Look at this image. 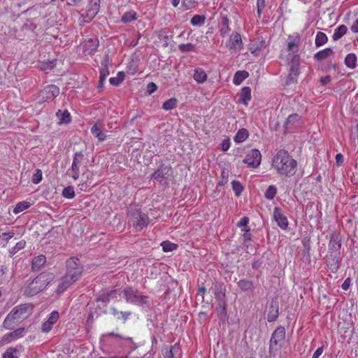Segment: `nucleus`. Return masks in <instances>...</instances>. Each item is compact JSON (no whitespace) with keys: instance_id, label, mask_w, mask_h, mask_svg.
Wrapping results in <instances>:
<instances>
[{"instance_id":"obj_12","label":"nucleus","mask_w":358,"mask_h":358,"mask_svg":"<svg viewBox=\"0 0 358 358\" xmlns=\"http://www.w3.org/2000/svg\"><path fill=\"white\" fill-rule=\"evenodd\" d=\"M59 94V88L55 85H50L45 87L41 92V96L43 101L52 100Z\"/></svg>"},{"instance_id":"obj_33","label":"nucleus","mask_w":358,"mask_h":358,"mask_svg":"<svg viewBox=\"0 0 358 358\" xmlns=\"http://www.w3.org/2000/svg\"><path fill=\"white\" fill-rule=\"evenodd\" d=\"M348 28L345 25L341 24L338 26L337 28L335 29L334 34H333V39L334 41H337L340 39L341 37H343L347 32Z\"/></svg>"},{"instance_id":"obj_44","label":"nucleus","mask_w":358,"mask_h":358,"mask_svg":"<svg viewBox=\"0 0 358 358\" xmlns=\"http://www.w3.org/2000/svg\"><path fill=\"white\" fill-rule=\"evenodd\" d=\"M26 246V241L24 240H22L19 242H17L14 247H13L10 250L9 253L10 257L13 256L15 254H16L18 251L24 249Z\"/></svg>"},{"instance_id":"obj_22","label":"nucleus","mask_w":358,"mask_h":358,"mask_svg":"<svg viewBox=\"0 0 358 358\" xmlns=\"http://www.w3.org/2000/svg\"><path fill=\"white\" fill-rule=\"evenodd\" d=\"M100 0H90L87 16L94 17L99 10Z\"/></svg>"},{"instance_id":"obj_37","label":"nucleus","mask_w":358,"mask_h":358,"mask_svg":"<svg viewBox=\"0 0 358 358\" xmlns=\"http://www.w3.org/2000/svg\"><path fill=\"white\" fill-rule=\"evenodd\" d=\"M238 286L243 291H249L254 288L253 282L248 280H241L238 282Z\"/></svg>"},{"instance_id":"obj_55","label":"nucleus","mask_w":358,"mask_h":358,"mask_svg":"<svg viewBox=\"0 0 358 358\" xmlns=\"http://www.w3.org/2000/svg\"><path fill=\"white\" fill-rule=\"evenodd\" d=\"M257 13H258L259 15H260L262 9L265 6V5H264V0H257Z\"/></svg>"},{"instance_id":"obj_14","label":"nucleus","mask_w":358,"mask_h":358,"mask_svg":"<svg viewBox=\"0 0 358 358\" xmlns=\"http://www.w3.org/2000/svg\"><path fill=\"white\" fill-rule=\"evenodd\" d=\"M83 160V155L81 152H76L74 155L73 162L71 168V171L72 172L71 177L74 180H77L79 178L80 173L79 169L80 166Z\"/></svg>"},{"instance_id":"obj_60","label":"nucleus","mask_w":358,"mask_h":358,"mask_svg":"<svg viewBox=\"0 0 358 358\" xmlns=\"http://www.w3.org/2000/svg\"><path fill=\"white\" fill-rule=\"evenodd\" d=\"M350 30L353 33H358V17L353 22L350 27Z\"/></svg>"},{"instance_id":"obj_29","label":"nucleus","mask_w":358,"mask_h":358,"mask_svg":"<svg viewBox=\"0 0 358 358\" xmlns=\"http://www.w3.org/2000/svg\"><path fill=\"white\" fill-rule=\"evenodd\" d=\"M248 76L249 73L245 71H238L234 76L233 83L235 85H240L241 83L248 77Z\"/></svg>"},{"instance_id":"obj_41","label":"nucleus","mask_w":358,"mask_h":358,"mask_svg":"<svg viewBox=\"0 0 358 358\" xmlns=\"http://www.w3.org/2000/svg\"><path fill=\"white\" fill-rule=\"evenodd\" d=\"M264 48V42L260 41L259 44H255L254 43L250 45L249 50L254 55H258L259 52Z\"/></svg>"},{"instance_id":"obj_11","label":"nucleus","mask_w":358,"mask_h":358,"mask_svg":"<svg viewBox=\"0 0 358 358\" xmlns=\"http://www.w3.org/2000/svg\"><path fill=\"white\" fill-rule=\"evenodd\" d=\"M24 328H19L10 333L3 335L0 340V346L12 343L22 338L24 335Z\"/></svg>"},{"instance_id":"obj_61","label":"nucleus","mask_w":358,"mask_h":358,"mask_svg":"<svg viewBox=\"0 0 358 358\" xmlns=\"http://www.w3.org/2000/svg\"><path fill=\"white\" fill-rule=\"evenodd\" d=\"M14 235L15 233L13 231L5 232L2 234L6 241H8L10 239H11Z\"/></svg>"},{"instance_id":"obj_21","label":"nucleus","mask_w":358,"mask_h":358,"mask_svg":"<svg viewBox=\"0 0 358 358\" xmlns=\"http://www.w3.org/2000/svg\"><path fill=\"white\" fill-rule=\"evenodd\" d=\"M251 99V89L249 87H244L241 89L239 94L238 102L248 106Z\"/></svg>"},{"instance_id":"obj_6","label":"nucleus","mask_w":358,"mask_h":358,"mask_svg":"<svg viewBox=\"0 0 358 358\" xmlns=\"http://www.w3.org/2000/svg\"><path fill=\"white\" fill-rule=\"evenodd\" d=\"M127 217L128 224L132 226L136 231L142 230L150 222L148 216L136 208L129 210L127 213Z\"/></svg>"},{"instance_id":"obj_2","label":"nucleus","mask_w":358,"mask_h":358,"mask_svg":"<svg viewBox=\"0 0 358 358\" xmlns=\"http://www.w3.org/2000/svg\"><path fill=\"white\" fill-rule=\"evenodd\" d=\"M67 271L66 275L60 279L57 292L63 293L73 283L78 280L83 272L80 260L76 257H71L66 262Z\"/></svg>"},{"instance_id":"obj_43","label":"nucleus","mask_w":358,"mask_h":358,"mask_svg":"<svg viewBox=\"0 0 358 358\" xmlns=\"http://www.w3.org/2000/svg\"><path fill=\"white\" fill-rule=\"evenodd\" d=\"M30 207V203L27 201H21L19 202L16 206L14 208L13 212L14 214H18L23 210L29 208Z\"/></svg>"},{"instance_id":"obj_19","label":"nucleus","mask_w":358,"mask_h":358,"mask_svg":"<svg viewBox=\"0 0 358 358\" xmlns=\"http://www.w3.org/2000/svg\"><path fill=\"white\" fill-rule=\"evenodd\" d=\"M300 36L296 34V36H289V41L287 43V50L292 54L297 55L299 51V46L300 45Z\"/></svg>"},{"instance_id":"obj_64","label":"nucleus","mask_w":358,"mask_h":358,"mask_svg":"<svg viewBox=\"0 0 358 358\" xmlns=\"http://www.w3.org/2000/svg\"><path fill=\"white\" fill-rule=\"evenodd\" d=\"M322 352H323V348L322 347L318 348L314 352L312 358H319V357L322 354Z\"/></svg>"},{"instance_id":"obj_50","label":"nucleus","mask_w":358,"mask_h":358,"mask_svg":"<svg viewBox=\"0 0 358 358\" xmlns=\"http://www.w3.org/2000/svg\"><path fill=\"white\" fill-rule=\"evenodd\" d=\"M249 219L247 217H242L240 221L237 223V226L242 229H249L250 227L248 226Z\"/></svg>"},{"instance_id":"obj_39","label":"nucleus","mask_w":358,"mask_h":358,"mask_svg":"<svg viewBox=\"0 0 358 358\" xmlns=\"http://www.w3.org/2000/svg\"><path fill=\"white\" fill-rule=\"evenodd\" d=\"M124 73L123 71H119L115 77L109 79V82L112 85L117 86L124 80Z\"/></svg>"},{"instance_id":"obj_17","label":"nucleus","mask_w":358,"mask_h":358,"mask_svg":"<svg viewBox=\"0 0 358 358\" xmlns=\"http://www.w3.org/2000/svg\"><path fill=\"white\" fill-rule=\"evenodd\" d=\"M59 316V313L57 311H52L48 320L43 323L42 331L45 333L49 332L52 329L53 325L58 320Z\"/></svg>"},{"instance_id":"obj_49","label":"nucleus","mask_w":358,"mask_h":358,"mask_svg":"<svg viewBox=\"0 0 358 358\" xmlns=\"http://www.w3.org/2000/svg\"><path fill=\"white\" fill-rule=\"evenodd\" d=\"M62 195L66 199H73L75 196V192L73 187H65L62 192Z\"/></svg>"},{"instance_id":"obj_36","label":"nucleus","mask_w":358,"mask_h":358,"mask_svg":"<svg viewBox=\"0 0 358 358\" xmlns=\"http://www.w3.org/2000/svg\"><path fill=\"white\" fill-rule=\"evenodd\" d=\"M327 41L328 38L324 33L321 31L317 33L315 41V45L317 47H320L324 45L327 42Z\"/></svg>"},{"instance_id":"obj_42","label":"nucleus","mask_w":358,"mask_h":358,"mask_svg":"<svg viewBox=\"0 0 358 358\" xmlns=\"http://www.w3.org/2000/svg\"><path fill=\"white\" fill-rule=\"evenodd\" d=\"M231 187L234 192L235 195L238 197L241 195L243 190L242 184L238 180H233L231 182Z\"/></svg>"},{"instance_id":"obj_45","label":"nucleus","mask_w":358,"mask_h":358,"mask_svg":"<svg viewBox=\"0 0 358 358\" xmlns=\"http://www.w3.org/2000/svg\"><path fill=\"white\" fill-rule=\"evenodd\" d=\"M277 194V188L275 185H269L266 190L264 194L265 197L268 200H272L274 199L275 196Z\"/></svg>"},{"instance_id":"obj_15","label":"nucleus","mask_w":358,"mask_h":358,"mask_svg":"<svg viewBox=\"0 0 358 358\" xmlns=\"http://www.w3.org/2000/svg\"><path fill=\"white\" fill-rule=\"evenodd\" d=\"M92 134L98 138L99 142L106 139V134L104 132V125L101 122H96L90 129Z\"/></svg>"},{"instance_id":"obj_25","label":"nucleus","mask_w":358,"mask_h":358,"mask_svg":"<svg viewBox=\"0 0 358 358\" xmlns=\"http://www.w3.org/2000/svg\"><path fill=\"white\" fill-rule=\"evenodd\" d=\"M46 262V257L40 255L35 257L32 260L31 268L34 271L39 270Z\"/></svg>"},{"instance_id":"obj_5","label":"nucleus","mask_w":358,"mask_h":358,"mask_svg":"<svg viewBox=\"0 0 358 358\" xmlns=\"http://www.w3.org/2000/svg\"><path fill=\"white\" fill-rule=\"evenodd\" d=\"M123 296L128 303L141 308L149 306L148 296L143 295L141 292L131 287H127L123 289Z\"/></svg>"},{"instance_id":"obj_31","label":"nucleus","mask_w":358,"mask_h":358,"mask_svg":"<svg viewBox=\"0 0 358 358\" xmlns=\"http://www.w3.org/2000/svg\"><path fill=\"white\" fill-rule=\"evenodd\" d=\"M22 347L8 348L3 354V358H19V351Z\"/></svg>"},{"instance_id":"obj_48","label":"nucleus","mask_w":358,"mask_h":358,"mask_svg":"<svg viewBox=\"0 0 358 358\" xmlns=\"http://www.w3.org/2000/svg\"><path fill=\"white\" fill-rule=\"evenodd\" d=\"M178 49L182 52L195 51V47L192 43L180 44L178 45Z\"/></svg>"},{"instance_id":"obj_46","label":"nucleus","mask_w":358,"mask_h":358,"mask_svg":"<svg viewBox=\"0 0 358 358\" xmlns=\"http://www.w3.org/2000/svg\"><path fill=\"white\" fill-rule=\"evenodd\" d=\"M177 100L175 98H171L166 101L163 105L162 108L165 110H170L176 107Z\"/></svg>"},{"instance_id":"obj_56","label":"nucleus","mask_w":358,"mask_h":358,"mask_svg":"<svg viewBox=\"0 0 358 358\" xmlns=\"http://www.w3.org/2000/svg\"><path fill=\"white\" fill-rule=\"evenodd\" d=\"M120 319H122L124 322H126L128 320L129 317L131 315V313L129 311H120Z\"/></svg>"},{"instance_id":"obj_28","label":"nucleus","mask_w":358,"mask_h":358,"mask_svg":"<svg viewBox=\"0 0 358 358\" xmlns=\"http://www.w3.org/2000/svg\"><path fill=\"white\" fill-rule=\"evenodd\" d=\"M177 355H180V347L178 345H174L171 348L167 349L164 354V358H176Z\"/></svg>"},{"instance_id":"obj_20","label":"nucleus","mask_w":358,"mask_h":358,"mask_svg":"<svg viewBox=\"0 0 358 358\" xmlns=\"http://www.w3.org/2000/svg\"><path fill=\"white\" fill-rule=\"evenodd\" d=\"M169 167L161 166L156 171L152 173V178L161 182L162 179L166 178V176L169 175Z\"/></svg>"},{"instance_id":"obj_13","label":"nucleus","mask_w":358,"mask_h":358,"mask_svg":"<svg viewBox=\"0 0 358 358\" xmlns=\"http://www.w3.org/2000/svg\"><path fill=\"white\" fill-rule=\"evenodd\" d=\"M292 60L290 62V71L288 76L287 85L291 83L296 79V77L299 74V56L298 55H292Z\"/></svg>"},{"instance_id":"obj_58","label":"nucleus","mask_w":358,"mask_h":358,"mask_svg":"<svg viewBox=\"0 0 358 358\" xmlns=\"http://www.w3.org/2000/svg\"><path fill=\"white\" fill-rule=\"evenodd\" d=\"M242 231H244L243 234V238L244 241H250L251 239V234L250 233V229H242Z\"/></svg>"},{"instance_id":"obj_24","label":"nucleus","mask_w":358,"mask_h":358,"mask_svg":"<svg viewBox=\"0 0 358 358\" xmlns=\"http://www.w3.org/2000/svg\"><path fill=\"white\" fill-rule=\"evenodd\" d=\"M121 294H123V289H114L110 291L107 296H102L100 298V300L103 302H108L113 299H117L118 296H120Z\"/></svg>"},{"instance_id":"obj_47","label":"nucleus","mask_w":358,"mask_h":358,"mask_svg":"<svg viewBox=\"0 0 358 358\" xmlns=\"http://www.w3.org/2000/svg\"><path fill=\"white\" fill-rule=\"evenodd\" d=\"M161 245L162 246L163 251L166 252L173 251L178 247L176 244L170 241H163Z\"/></svg>"},{"instance_id":"obj_53","label":"nucleus","mask_w":358,"mask_h":358,"mask_svg":"<svg viewBox=\"0 0 358 358\" xmlns=\"http://www.w3.org/2000/svg\"><path fill=\"white\" fill-rule=\"evenodd\" d=\"M222 180L220 181V185H224L228 182L229 171L227 170H223L221 173Z\"/></svg>"},{"instance_id":"obj_30","label":"nucleus","mask_w":358,"mask_h":358,"mask_svg":"<svg viewBox=\"0 0 358 358\" xmlns=\"http://www.w3.org/2000/svg\"><path fill=\"white\" fill-rule=\"evenodd\" d=\"M57 117H58L59 122V124H67L71 122V115L68 110H59L57 112Z\"/></svg>"},{"instance_id":"obj_35","label":"nucleus","mask_w":358,"mask_h":358,"mask_svg":"<svg viewBox=\"0 0 358 358\" xmlns=\"http://www.w3.org/2000/svg\"><path fill=\"white\" fill-rule=\"evenodd\" d=\"M329 246L331 250L338 251L341 247V241L340 238L337 236H332L330 239Z\"/></svg>"},{"instance_id":"obj_54","label":"nucleus","mask_w":358,"mask_h":358,"mask_svg":"<svg viewBox=\"0 0 358 358\" xmlns=\"http://www.w3.org/2000/svg\"><path fill=\"white\" fill-rule=\"evenodd\" d=\"M231 145V143L229 139H224L221 143V149L222 151L226 152L227 151Z\"/></svg>"},{"instance_id":"obj_62","label":"nucleus","mask_w":358,"mask_h":358,"mask_svg":"<svg viewBox=\"0 0 358 358\" xmlns=\"http://www.w3.org/2000/svg\"><path fill=\"white\" fill-rule=\"evenodd\" d=\"M157 90V85L154 83H150L148 85V92L149 94L153 93Z\"/></svg>"},{"instance_id":"obj_59","label":"nucleus","mask_w":358,"mask_h":358,"mask_svg":"<svg viewBox=\"0 0 358 358\" xmlns=\"http://www.w3.org/2000/svg\"><path fill=\"white\" fill-rule=\"evenodd\" d=\"M336 162L338 166H341L344 162L343 155L341 153H338L336 155Z\"/></svg>"},{"instance_id":"obj_52","label":"nucleus","mask_w":358,"mask_h":358,"mask_svg":"<svg viewBox=\"0 0 358 358\" xmlns=\"http://www.w3.org/2000/svg\"><path fill=\"white\" fill-rule=\"evenodd\" d=\"M109 75L108 68H101L100 70V85H103V82Z\"/></svg>"},{"instance_id":"obj_34","label":"nucleus","mask_w":358,"mask_h":358,"mask_svg":"<svg viewBox=\"0 0 358 358\" xmlns=\"http://www.w3.org/2000/svg\"><path fill=\"white\" fill-rule=\"evenodd\" d=\"M300 116L297 114H292L290 115L286 121L285 125L286 128L290 129L292 127L295 126L300 121Z\"/></svg>"},{"instance_id":"obj_16","label":"nucleus","mask_w":358,"mask_h":358,"mask_svg":"<svg viewBox=\"0 0 358 358\" xmlns=\"http://www.w3.org/2000/svg\"><path fill=\"white\" fill-rule=\"evenodd\" d=\"M273 217L277 222V224L282 229H286L288 227V220L286 216L282 213L278 208H275L273 210Z\"/></svg>"},{"instance_id":"obj_10","label":"nucleus","mask_w":358,"mask_h":358,"mask_svg":"<svg viewBox=\"0 0 358 358\" xmlns=\"http://www.w3.org/2000/svg\"><path fill=\"white\" fill-rule=\"evenodd\" d=\"M104 336L110 341H113L115 344L118 345L120 348L129 347L131 348V345L134 343L131 338L123 337L119 334H115L114 333H109Z\"/></svg>"},{"instance_id":"obj_3","label":"nucleus","mask_w":358,"mask_h":358,"mask_svg":"<svg viewBox=\"0 0 358 358\" xmlns=\"http://www.w3.org/2000/svg\"><path fill=\"white\" fill-rule=\"evenodd\" d=\"M33 311V306L29 303L15 306L6 316L3 325L5 329H10L13 324L19 323L27 319Z\"/></svg>"},{"instance_id":"obj_8","label":"nucleus","mask_w":358,"mask_h":358,"mask_svg":"<svg viewBox=\"0 0 358 358\" xmlns=\"http://www.w3.org/2000/svg\"><path fill=\"white\" fill-rule=\"evenodd\" d=\"M262 155L259 150L252 149L245 156L243 162L248 165V167L255 169L257 168L261 163Z\"/></svg>"},{"instance_id":"obj_9","label":"nucleus","mask_w":358,"mask_h":358,"mask_svg":"<svg viewBox=\"0 0 358 358\" xmlns=\"http://www.w3.org/2000/svg\"><path fill=\"white\" fill-rule=\"evenodd\" d=\"M226 46L231 52H236L241 50L243 41L241 35L237 33H232L226 43Z\"/></svg>"},{"instance_id":"obj_32","label":"nucleus","mask_w":358,"mask_h":358,"mask_svg":"<svg viewBox=\"0 0 358 358\" xmlns=\"http://www.w3.org/2000/svg\"><path fill=\"white\" fill-rule=\"evenodd\" d=\"M248 136L249 133L246 129H241L235 135L234 141L237 143H243L248 138Z\"/></svg>"},{"instance_id":"obj_18","label":"nucleus","mask_w":358,"mask_h":358,"mask_svg":"<svg viewBox=\"0 0 358 358\" xmlns=\"http://www.w3.org/2000/svg\"><path fill=\"white\" fill-rule=\"evenodd\" d=\"M99 46V40L96 38H90L83 44V52L86 55L93 54Z\"/></svg>"},{"instance_id":"obj_7","label":"nucleus","mask_w":358,"mask_h":358,"mask_svg":"<svg viewBox=\"0 0 358 358\" xmlns=\"http://www.w3.org/2000/svg\"><path fill=\"white\" fill-rule=\"evenodd\" d=\"M285 338V329L283 327H278L272 334L270 339L269 352L277 351L281 346Z\"/></svg>"},{"instance_id":"obj_51","label":"nucleus","mask_w":358,"mask_h":358,"mask_svg":"<svg viewBox=\"0 0 358 358\" xmlns=\"http://www.w3.org/2000/svg\"><path fill=\"white\" fill-rule=\"evenodd\" d=\"M42 171L37 169L32 176L31 181L34 184H38L42 180Z\"/></svg>"},{"instance_id":"obj_23","label":"nucleus","mask_w":358,"mask_h":358,"mask_svg":"<svg viewBox=\"0 0 358 358\" xmlns=\"http://www.w3.org/2000/svg\"><path fill=\"white\" fill-rule=\"evenodd\" d=\"M194 80L198 83H203L207 80V74L201 68H196L193 74Z\"/></svg>"},{"instance_id":"obj_57","label":"nucleus","mask_w":358,"mask_h":358,"mask_svg":"<svg viewBox=\"0 0 358 358\" xmlns=\"http://www.w3.org/2000/svg\"><path fill=\"white\" fill-rule=\"evenodd\" d=\"M109 64V56L106 55L101 62V68H108Z\"/></svg>"},{"instance_id":"obj_1","label":"nucleus","mask_w":358,"mask_h":358,"mask_svg":"<svg viewBox=\"0 0 358 358\" xmlns=\"http://www.w3.org/2000/svg\"><path fill=\"white\" fill-rule=\"evenodd\" d=\"M296 161L283 150L278 151L272 161V167L282 176H292L296 172Z\"/></svg>"},{"instance_id":"obj_63","label":"nucleus","mask_w":358,"mask_h":358,"mask_svg":"<svg viewBox=\"0 0 358 358\" xmlns=\"http://www.w3.org/2000/svg\"><path fill=\"white\" fill-rule=\"evenodd\" d=\"M229 30H230L229 27H226L222 26V27L220 28V30L221 36L222 37L226 36L229 34Z\"/></svg>"},{"instance_id":"obj_38","label":"nucleus","mask_w":358,"mask_h":358,"mask_svg":"<svg viewBox=\"0 0 358 358\" xmlns=\"http://www.w3.org/2000/svg\"><path fill=\"white\" fill-rule=\"evenodd\" d=\"M205 15H195L192 17L190 23L192 26L201 27L205 23Z\"/></svg>"},{"instance_id":"obj_4","label":"nucleus","mask_w":358,"mask_h":358,"mask_svg":"<svg viewBox=\"0 0 358 358\" xmlns=\"http://www.w3.org/2000/svg\"><path fill=\"white\" fill-rule=\"evenodd\" d=\"M54 279V275L50 272H44L39 274L25 289L24 293L27 296H34L43 290Z\"/></svg>"},{"instance_id":"obj_26","label":"nucleus","mask_w":358,"mask_h":358,"mask_svg":"<svg viewBox=\"0 0 358 358\" xmlns=\"http://www.w3.org/2000/svg\"><path fill=\"white\" fill-rule=\"evenodd\" d=\"M357 57L355 53H349L346 55L344 63L345 65L350 69H355L357 67Z\"/></svg>"},{"instance_id":"obj_40","label":"nucleus","mask_w":358,"mask_h":358,"mask_svg":"<svg viewBox=\"0 0 358 358\" xmlns=\"http://www.w3.org/2000/svg\"><path fill=\"white\" fill-rule=\"evenodd\" d=\"M136 20V13L134 10L125 13L121 18V21L124 23H129Z\"/></svg>"},{"instance_id":"obj_27","label":"nucleus","mask_w":358,"mask_h":358,"mask_svg":"<svg viewBox=\"0 0 358 358\" xmlns=\"http://www.w3.org/2000/svg\"><path fill=\"white\" fill-rule=\"evenodd\" d=\"M333 55H334V52H333L332 49L330 48H327L320 50V51L317 52L316 54H315L314 58L316 60L320 61V60L327 59V58L331 57Z\"/></svg>"}]
</instances>
